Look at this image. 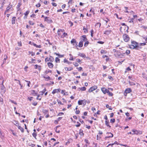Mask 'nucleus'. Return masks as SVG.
Masks as SVG:
<instances>
[{
  "label": "nucleus",
  "instance_id": "nucleus-42",
  "mask_svg": "<svg viewBox=\"0 0 147 147\" xmlns=\"http://www.w3.org/2000/svg\"><path fill=\"white\" fill-rule=\"evenodd\" d=\"M130 48L131 49H135V45H130Z\"/></svg>",
  "mask_w": 147,
  "mask_h": 147
},
{
  "label": "nucleus",
  "instance_id": "nucleus-51",
  "mask_svg": "<svg viewBox=\"0 0 147 147\" xmlns=\"http://www.w3.org/2000/svg\"><path fill=\"white\" fill-rule=\"evenodd\" d=\"M77 123L78 124L77 125H76V126L77 127H79L80 125V123H79L78 122H77Z\"/></svg>",
  "mask_w": 147,
  "mask_h": 147
},
{
  "label": "nucleus",
  "instance_id": "nucleus-11",
  "mask_svg": "<svg viewBox=\"0 0 147 147\" xmlns=\"http://www.w3.org/2000/svg\"><path fill=\"white\" fill-rule=\"evenodd\" d=\"M78 56L82 57L84 58H85L86 57V56L85 54L80 53H79L78 54Z\"/></svg>",
  "mask_w": 147,
  "mask_h": 147
},
{
  "label": "nucleus",
  "instance_id": "nucleus-36",
  "mask_svg": "<svg viewBox=\"0 0 147 147\" xmlns=\"http://www.w3.org/2000/svg\"><path fill=\"white\" fill-rule=\"evenodd\" d=\"M29 12L30 11L29 10H27L26 11V12L25 13H24V14L25 15V16H27Z\"/></svg>",
  "mask_w": 147,
  "mask_h": 147
},
{
  "label": "nucleus",
  "instance_id": "nucleus-59",
  "mask_svg": "<svg viewBox=\"0 0 147 147\" xmlns=\"http://www.w3.org/2000/svg\"><path fill=\"white\" fill-rule=\"evenodd\" d=\"M126 70L127 71H130L131 70V69L129 67H128L126 69Z\"/></svg>",
  "mask_w": 147,
  "mask_h": 147
},
{
  "label": "nucleus",
  "instance_id": "nucleus-34",
  "mask_svg": "<svg viewBox=\"0 0 147 147\" xmlns=\"http://www.w3.org/2000/svg\"><path fill=\"white\" fill-rule=\"evenodd\" d=\"M52 71L49 69L45 71V73L46 74H47L49 72L51 73Z\"/></svg>",
  "mask_w": 147,
  "mask_h": 147
},
{
  "label": "nucleus",
  "instance_id": "nucleus-49",
  "mask_svg": "<svg viewBox=\"0 0 147 147\" xmlns=\"http://www.w3.org/2000/svg\"><path fill=\"white\" fill-rule=\"evenodd\" d=\"M25 81L28 83L27 86L28 87H30V82L29 81H27V80H25Z\"/></svg>",
  "mask_w": 147,
  "mask_h": 147
},
{
  "label": "nucleus",
  "instance_id": "nucleus-19",
  "mask_svg": "<svg viewBox=\"0 0 147 147\" xmlns=\"http://www.w3.org/2000/svg\"><path fill=\"white\" fill-rule=\"evenodd\" d=\"M65 69L66 71H71L73 69V68L71 67L70 68L67 67H65Z\"/></svg>",
  "mask_w": 147,
  "mask_h": 147
},
{
  "label": "nucleus",
  "instance_id": "nucleus-16",
  "mask_svg": "<svg viewBox=\"0 0 147 147\" xmlns=\"http://www.w3.org/2000/svg\"><path fill=\"white\" fill-rule=\"evenodd\" d=\"M132 131V132L134 133V134H132V135L134 134H138L139 132L138 131V130H137L135 129H133Z\"/></svg>",
  "mask_w": 147,
  "mask_h": 147
},
{
  "label": "nucleus",
  "instance_id": "nucleus-41",
  "mask_svg": "<svg viewBox=\"0 0 147 147\" xmlns=\"http://www.w3.org/2000/svg\"><path fill=\"white\" fill-rule=\"evenodd\" d=\"M107 93H108V94L109 96H113V94L112 92H110L109 90V92H107Z\"/></svg>",
  "mask_w": 147,
  "mask_h": 147
},
{
  "label": "nucleus",
  "instance_id": "nucleus-21",
  "mask_svg": "<svg viewBox=\"0 0 147 147\" xmlns=\"http://www.w3.org/2000/svg\"><path fill=\"white\" fill-rule=\"evenodd\" d=\"M18 129H20L21 131V132L22 133H23L24 132V129L23 128L21 127L20 126H18Z\"/></svg>",
  "mask_w": 147,
  "mask_h": 147
},
{
  "label": "nucleus",
  "instance_id": "nucleus-60",
  "mask_svg": "<svg viewBox=\"0 0 147 147\" xmlns=\"http://www.w3.org/2000/svg\"><path fill=\"white\" fill-rule=\"evenodd\" d=\"M113 51L114 52H118V51L116 49H114L113 50Z\"/></svg>",
  "mask_w": 147,
  "mask_h": 147
},
{
  "label": "nucleus",
  "instance_id": "nucleus-12",
  "mask_svg": "<svg viewBox=\"0 0 147 147\" xmlns=\"http://www.w3.org/2000/svg\"><path fill=\"white\" fill-rule=\"evenodd\" d=\"M111 32V31L110 30H107L105 31L104 34L107 35H108L109 34H110Z\"/></svg>",
  "mask_w": 147,
  "mask_h": 147
},
{
  "label": "nucleus",
  "instance_id": "nucleus-50",
  "mask_svg": "<svg viewBox=\"0 0 147 147\" xmlns=\"http://www.w3.org/2000/svg\"><path fill=\"white\" fill-rule=\"evenodd\" d=\"M63 115H64V113H63L60 112L58 114L57 116H61Z\"/></svg>",
  "mask_w": 147,
  "mask_h": 147
},
{
  "label": "nucleus",
  "instance_id": "nucleus-20",
  "mask_svg": "<svg viewBox=\"0 0 147 147\" xmlns=\"http://www.w3.org/2000/svg\"><path fill=\"white\" fill-rule=\"evenodd\" d=\"M43 77L46 79V81H48V80H51L52 78H51L49 76H48V77L43 76Z\"/></svg>",
  "mask_w": 147,
  "mask_h": 147
},
{
  "label": "nucleus",
  "instance_id": "nucleus-6",
  "mask_svg": "<svg viewBox=\"0 0 147 147\" xmlns=\"http://www.w3.org/2000/svg\"><path fill=\"white\" fill-rule=\"evenodd\" d=\"M71 44H73L74 46L77 47L78 46V42L76 41V40L74 39H72L71 41Z\"/></svg>",
  "mask_w": 147,
  "mask_h": 147
},
{
  "label": "nucleus",
  "instance_id": "nucleus-45",
  "mask_svg": "<svg viewBox=\"0 0 147 147\" xmlns=\"http://www.w3.org/2000/svg\"><path fill=\"white\" fill-rule=\"evenodd\" d=\"M29 146H31L32 147H34L35 146V145L34 144L30 143H29Z\"/></svg>",
  "mask_w": 147,
  "mask_h": 147
},
{
  "label": "nucleus",
  "instance_id": "nucleus-62",
  "mask_svg": "<svg viewBox=\"0 0 147 147\" xmlns=\"http://www.w3.org/2000/svg\"><path fill=\"white\" fill-rule=\"evenodd\" d=\"M108 78H109L110 80H113V79L112 78V77L111 76H108Z\"/></svg>",
  "mask_w": 147,
  "mask_h": 147
},
{
  "label": "nucleus",
  "instance_id": "nucleus-44",
  "mask_svg": "<svg viewBox=\"0 0 147 147\" xmlns=\"http://www.w3.org/2000/svg\"><path fill=\"white\" fill-rule=\"evenodd\" d=\"M32 134L33 137L36 139V137L37 136V134L35 133L34 132Z\"/></svg>",
  "mask_w": 147,
  "mask_h": 147
},
{
  "label": "nucleus",
  "instance_id": "nucleus-55",
  "mask_svg": "<svg viewBox=\"0 0 147 147\" xmlns=\"http://www.w3.org/2000/svg\"><path fill=\"white\" fill-rule=\"evenodd\" d=\"M52 5L54 7H56L57 6V4L56 3H52Z\"/></svg>",
  "mask_w": 147,
  "mask_h": 147
},
{
  "label": "nucleus",
  "instance_id": "nucleus-3",
  "mask_svg": "<svg viewBox=\"0 0 147 147\" xmlns=\"http://www.w3.org/2000/svg\"><path fill=\"white\" fill-rule=\"evenodd\" d=\"M131 91L132 90L130 88H127L125 90L124 94L125 96H127V94L130 93Z\"/></svg>",
  "mask_w": 147,
  "mask_h": 147
},
{
  "label": "nucleus",
  "instance_id": "nucleus-26",
  "mask_svg": "<svg viewBox=\"0 0 147 147\" xmlns=\"http://www.w3.org/2000/svg\"><path fill=\"white\" fill-rule=\"evenodd\" d=\"M67 35V34L65 32H64L63 34L61 36V37L62 38H64Z\"/></svg>",
  "mask_w": 147,
  "mask_h": 147
},
{
  "label": "nucleus",
  "instance_id": "nucleus-8",
  "mask_svg": "<svg viewBox=\"0 0 147 147\" xmlns=\"http://www.w3.org/2000/svg\"><path fill=\"white\" fill-rule=\"evenodd\" d=\"M101 90L104 94L107 93L108 92H109V90L104 88H101Z\"/></svg>",
  "mask_w": 147,
  "mask_h": 147
},
{
  "label": "nucleus",
  "instance_id": "nucleus-2",
  "mask_svg": "<svg viewBox=\"0 0 147 147\" xmlns=\"http://www.w3.org/2000/svg\"><path fill=\"white\" fill-rule=\"evenodd\" d=\"M3 83V81L1 85V92L2 93L4 94L5 92L6 88L5 86H4Z\"/></svg>",
  "mask_w": 147,
  "mask_h": 147
},
{
  "label": "nucleus",
  "instance_id": "nucleus-39",
  "mask_svg": "<svg viewBox=\"0 0 147 147\" xmlns=\"http://www.w3.org/2000/svg\"><path fill=\"white\" fill-rule=\"evenodd\" d=\"M78 103L79 105H82V100H80L78 101Z\"/></svg>",
  "mask_w": 147,
  "mask_h": 147
},
{
  "label": "nucleus",
  "instance_id": "nucleus-35",
  "mask_svg": "<svg viewBox=\"0 0 147 147\" xmlns=\"http://www.w3.org/2000/svg\"><path fill=\"white\" fill-rule=\"evenodd\" d=\"M86 88L85 87H81L80 88V90L82 91H85L86 90Z\"/></svg>",
  "mask_w": 147,
  "mask_h": 147
},
{
  "label": "nucleus",
  "instance_id": "nucleus-61",
  "mask_svg": "<svg viewBox=\"0 0 147 147\" xmlns=\"http://www.w3.org/2000/svg\"><path fill=\"white\" fill-rule=\"evenodd\" d=\"M41 5H40V4L38 3L37 4H36V7H40Z\"/></svg>",
  "mask_w": 147,
  "mask_h": 147
},
{
  "label": "nucleus",
  "instance_id": "nucleus-56",
  "mask_svg": "<svg viewBox=\"0 0 147 147\" xmlns=\"http://www.w3.org/2000/svg\"><path fill=\"white\" fill-rule=\"evenodd\" d=\"M18 46H22V43L21 42H18Z\"/></svg>",
  "mask_w": 147,
  "mask_h": 147
},
{
  "label": "nucleus",
  "instance_id": "nucleus-38",
  "mask_svg": "<svg viewBox=\"0 0 147 147\" xmlns=\"http://www.w3.org/2000/svg\"><path fill=\"white\" fill-rule=\"evenodd\" d=\"M115 122V119H111L110 120V122L112 123H114Z\"/></svg>",
  "mask_w": 147,
  "mask_h": 147
},
{
  "label": "nucleus",
  "instance_id": "nucleus-47",
  "mask_svg": "<svg viewBox=\"0 0 147 147\" xmlns=\"http://www.w3.org/2000/svg\"><path fill=\"white\" fill-rule=\"evenodd\" d=\"M46 91V88H45L44 90H43L41 92L42 93V94L43 95V94L45 93V92Z\"/></svg>",
  "mask_w": 147,
  "mask_h": 147
},
{
  "label": "nucleus",
  "instance_id": "nucleus-5",
  "mask_svg": "<svg viewBox=\"0 0 147 147\" xmlns=\"http://www.w3.org/2000/svg\"><path fill=\"white\" fill-rule=\"evenodd\" d=\"M97 88V87L96 86H92L88 90V92H92L93 91L95 90Z\"/></svg>",
  "mask_w": 147,
  "mask_h": 147
},
{
  "label": "nucleus",
  "instance_id": "nucleus-23",
  "mask_svg": "<svg viewBox=\"0 0 147 147\" xmlns=\"http://www.w3.org/2000/svg\"><path fill=\"white\" fill-rule=\"evenodd\" d=\"M105 125L109 127H111V126L109 124V121L108 120H106L105 121Z\"/></svg>",
  "mask_w": 147,
  "mask_h": 147
},
{
  "label": "nucleus",
  "instance_id": "nucleus-53",
  "mask_svg": "<svg viewBox=\"0 0 147 147\" xmlns=\"http://www.w3.org/2000/svg\"><path fill=\"white\" fill-rule=\"evenodd\" d=\"M140 46H144L146 45L145 43H140L139 44Z\"/></svg>",
  "mask_w": 147,
  "mask_h": 147
},
{
  "label": "nucleus",
  "instance_id": "nucleus-57",
  "mask_svg": "<svg viewBox=\"0 0 147 147\" xmlns=\"http://www.w3.org/2000/svg\"><path fill=\"white\" fill-rule=\"evenodd\" d=\"M84 141L85 142H86L87 144H89V141L87 140L86 139H85L84 140Z\"/></svg>",
  "mask_w": 147,
  "mask_h": 147
},
{
  "label": "nucleus",
  "instance_id": "nucleus-32",
  "mask_svg": "<svg viewBox=\"0 0 147 147\" xmlns=\"http://www.w3.org/2000/svg\"><path fill=\"white\" fill-rule=\"evenodd\" d=\"M33 45L37 48H41V45H36V44H34Z\"/></svg>",
  "mask_w": 147,
  "mask_h": 147
},
{
  "label": "nucleus",
  "instance_id": "nucleus-1",
  "mask_svg": "<svg viewBox=\"0 0 147 147\" xmlns=\"http://www.w3.org/2000/svg\"><path fill=\"white\" fill-rule=\"evenodd\" d=\"M123 37L125 42H127L129 40L130 38L127 34H124L123 36Z\"/></svg>",
  "mask_w": 147,
  "mask_h": 147
},
{
  "label": "nucleus",
  "instance_id": "nucleus-63",
  "mask_svg": "<svg viewBox=\"0 0 147 147\" xmlns=\"http://www.w3.org/2000/svg\"><path fill=\"white\" fill-rule=\"evenodd\" d=\"M76 61L80 63L81 61V60L80 59H76Z\"/></svg>",
  "mask_w": 147,
  "mask_h": 147
},
{
  "label": "nucleus",
  "instance_id": "nucleus-9",
  "mask_svg": "<svg viewBox=\"0 0 147 147\" xmlns=\"http://www.w3.org/2000/svg\"><path fill=\"white\" fill-rule=\"evenodd\" d=\"M81 40H82L83 41H86L87 40V39L86 38L85 35H83L81 36Z\"/></svg>",
  "mask_w": 147,
  "mask_h": 147
},
{
  "label": "nucleus",
  "instance_id": "nucleus-43",
  "mask_svg": "<svg viewBox=\"0 0 147 147\" xmlns=\"http://www.w3.org/2000/svg\"><path fill=\"white\" fill-rule=\"evenodd\" d=\"M29 23L30 24L32 25L34 24V23L33 22H32V21L30 20L29 21Z\"/></svg>",
  "mask_w": 147,
  "mask_h": 147
},
{
  "label": "nucleus",
  "instance_id": "nucleus-13",
  "mask_svg": "<svg viewBox=\"0 0 147 147\" xmlns=\"http://www.w3.org/2000/svg\"><path fill=\"white\" fill-rule=\"evenodd\" d=\"M107 134H110L111 136H108L105 137V138L106 139L107 138H112L113 137V134H112L111 132H107Z\"/></svg>",
  "mask_w": 147,
  "mask_h": 147
},
{
  "label": "nucleus",
  "instance_id": "nucleus-64",
  "mask_svg": "<svg viewBox=\"0 0 147 147\" xmlns=\"http://www.w3.org/2000/svg\"><path fill=\"white\" fill-rule=\"evenodd\" d=\"M92 110L94 112V111H96V109L94 107H92Z\"/></svg>",
  "mask_w": 147,
  "mask_h": 147
},
{
  "label": "nucleus",
  "instance_id": "nucleus-29",
  "mask_svg": "<svg viewBox=\"0 0 147 147\" xmlns=\"http://www.w3.org/2000/svg\"><path fill=\"white\" fill-rule=\"evenodd\" d=\"M82 100V104H83L84 105H86V100L85 99H84Z\"/></svg>",
  "mask_w": 147,
  "mask_h": 147
},
{
  "label": "nucleus",
  "instance_id": "nucleus-37",
  "mask_svg": "<svg viewBox=\"0 0 147 147\" xmlns=\"http://www.w3.org/2000/svg\"><path fill=\"white\" fill-rule=\"evenodd\" d=\"M42 112L44 113L45 114L48 112V111L44 109L42 110Z\"/></svg>",
  "mask_w": 147,
  "mask_h": 147
},
{
  "label": "nucleus",
  "instance_id": "nucleus-54",
  "mask_svg": "<svg viewBox=\"0 0 147 147\" xmlns=\"http://www.w3.org/2000/svg\"><path fill=\"white\" fill-rule=\"evenodd\" d=\"M37 102H34L32 103V105H33L34 106H36L37 105Z\"/></svg>",
  "mask_w": 147,
  "mask_h": 147
},
{
  "label": "nucleus",
  "instance_id": "nucleus-18",
  "mask_svg": "<svg viewBox=\"0 0 147 147\" xmlns=\"http://www.w3.org/2000/svg\"><path fill=\"white\" fill-rule=\"evenodd\" d=\"M83 41L82 40H81L80 42H79V43L78 46L80 47H82L83 46Z\"/></svg>",
  "mask_w": 147,
  "mask_h": 147
},
{
  "label": "nucleus",
  "instance_id": "nucleus-22",
  "mask_svg": "<svg viewBox=\"0 0 147 147\" xmlns=\"http://www.w3.org/2000/svg\"><path fill=\"white\" fill-rule=\"evenodd\" d=\"M79 134L81 136H83L84 134L83 133V131L82 129H80Z\"/></svg>",
  "mask_w": 147,
  "mask_h": 147
},
{
  "label": "nucleus",
  "instance_id": "nucleus-14",
  "mask_svg": "<svg viewBox=\"0 0 147 147\" xmlns=\"http://www.w3.org/2000/svg\"><path fill=\"white\" fill-rule=\"evenodd\" d=\"M47 65L50 68H52L54 66L53 64L50 62L48 63H47Z\"/></svg>",
  "mask_w": 147,
  "mask_h": 147
},
{
  "label": "nucleus",
  "instance_id": "nucleus-33",
  "mask_svg": "<svg viewBox=\"0 0 147 147\" xmlns=\"http://www.w3.org/2000/svg\"><path fill=\"white\" fill-rule=\"evenodd\" d=\"M9 101L11 102L12 103L14 104L15 105H17V103L16 102H14L13 100H12L9 99Z\"/></svg>",
  "mask_w": 147,
  "mask_h": 147
},
{
  "label": "nucleus",
  "instance_id": "nucleus-15",
  "mask_svg": "<svg viewBox=\"0 0 147 147\" xmlns=\"http://www.w3.org/2000/svg\"><path fill=\"white\" fill-rule=\"evenodd\" d=\"M135 49L136 50H140L142 48V47L139 46V43L136 45H135Z\"/></svg>",
  "mask_w": 147,
  "mask_h": 147
},
{
  "label": "nucleus",
  "instance_id": "nucleus-27",
  "mask_svg": "<svg viewBox=\"0 0 147 147\" xmlns=\"http://www.w3.org/2000/svg\"><path fill=\"white\" fill-rule=\"evenodd\" d=\"M128 82H129V84L130 86H134V85H135V83L134 82H131L130 81H128Z\"/></svg>",
  "mask_w": 147,
  "mask_h": 147
},
{
  "label": "nucleus",
  "instance_id": "nucleus-25",
  "mask_svg": "<svg viewBox=\"0 0 147 147\" xmlns=\"http://www.w3.org/2000/svg\"><path fill=\"white\" fill-rule=\"evenodd\" d=\"M54 54H55L57 55L59 57H60V58L62 57L63 56V55H61L57 53H55Z\"/></svg>",
  "mask_w": 147,
  "mask_h": 147
},
{
  "label": "nucleus",
  "instance_id": "nucleus-46",
  "mask_svg": "<svg viewBox=\"0 0 147 147\" xmlns=\"http://www.w3.org/2000/svg\"><path fill=\"white\" fill-rule=\"evenodd\" d=\"M130 53V50H127L126 51V52H125V53L127 54V55L129 54Z\"/></svg>",
  "mask_w": 147,
  "mask_h": 147
},
{
  "label": "nucleus",
  "instance_id": "nucleus-28",
  "mask_svg": "<svg viewBox=\"0 0 147 147\" xmlns=\"http://www.w3.org/2000/svg\"><path fill=\"white\" fill-rule=\"evenodd\" d=\"M60 59L57 57L55 58V61L56 63H60Z\"/></svg>",
  "mask_w": 147,
  "mask_h": 147
},
{
  "label": "nucleus",
  "instance_id": "nucleus-7",
  "mask_svg": "<svg viewBox=\"0 0 147 147\" xmlns=\"http://www.w3.org/2000/svg\"><path fill=\"white\" fill-rule=\"evenodd\" d=\"M12 5H11L9 6L8 7L6 8V12H7V13H9V11L10 10H12Z\"/></svg>",
  "mask_w": 147,
  "mask_h": 147
},
{
  "label": "nucleus",
  "instance_id": "nucleus-30",
  "mask_svg": "<svg viewBox=\"0 0 147 147\" xmlns=\"http://www.w3.org/2000/svg\"><path fill=\"white\" fill-rule=\"evenodd\" d=\"M131 43L132 44V45H136L138 44V43L134 41H132Z\"/></svg>",
  "mask_w": 147,
  "mask_h": 147
},
{
  "label": "nucleus",
  "instance_id": "nucleus-52",
  "mask_svg": "<svg viewBox=\"0 0 147 147\" xmlns=\"http://www.w3.org/2000/svg\"><path fill=\"white\" fill-rule=\"evenodd\" d=\"M85 126H86V128L89 129H90L91 128V127L90 126L88 125H86Z\"/></svg>",
  "mask_w": 147,
  "mask_h": 147
},
{
  "label": "nucleus",
  "instance_id": "nucleus-10",
  "mask_svg": "<svg viewBox=\"0 0 147 147\" xmlns=\"http://www.w3.org/2000/svg\"><path fill=\"white\" fill-rule=\"evenodd\" d=\"M60 89H55L52 91V93L53 94H55L56 93H58L60 92Z\"/></svg>",
  "mask_w": 147,
  "mask_h": 147
},
{
  "label": "nucleus",
  "instance_id": "nucleus-40",
  "mask_svg": "<svg viewBox=\"0 0 147 147\" xmlns=\"http://www.w3.org/2000/svg\"><path fill=\"white\" fill-rule=\"evenodd\" d=\"M73 64L75 67H77L79 65L78 63L76 62L73 63Z\"/></svg>",
  "mask_w": 147,
  "mask_h": 147
},
{
  "label": "nucleus",
  "instance_id": "nucleus-17",
  "mask_svg": "<svg viewBox=\"0 0 147 147\" xmlns=\"http://www.w3.org/2000/svg\"><path fill=\"white\" fill-rule=\"evenodd\" d=\"M16 19V17H13L12 18L11 20V23L12 24H15Z\"/></svg>",
  "mask_w": 147,
  "mask_h": 147
},
{
  "label": "nucleus",
  "instance_id": "nucleus-4",
  "mask_svg": "<svg viewBox=\"0 0 147 147\" xmlns=\"http://www.w3.org/2000/svg\"><path fill=\"white\" fill-rule=\"evenodd\" d=\"M45 21L46 22L50 24L53 22V21L49 17H46L45 18Z\"/></svg>",
  "mask_w": 147,
  "mask_h": 147
},
{
  "label": "nucleus",
  "instance_id": "nucleus-48",
  "mask_svg": "<svg viewBox=\"0 0 147 147\" xmlns=\"http://www.w3.org/2000/svg\"><path fill=\"white\" fill-rule=\"evenodd\" d=\"M3 98H2V97L1 96H0V102H2V104L3 103Z\"/></svg>",
  "mask_w": 147,
  "mask_h": 147
},
{
  "label": "nucleus",
  "instance_id": "nucleus-24",
  "mask_svg": "<svg viewBox=\"0 0 147 147\" xmlns=\"http://www.w3.org/2000/svg\"><path fill=\"white\" fill-rule=\"evenodd\" d=\"M49 59L50 61L51 62L53 61L54 60V58L51 56H50Z\"/></svg>",
  "mask_w": 147,
  "mask_h": 147
},
{
  "label": "nucleus",
  "instance_id": "nucleus-31",
  "mask_svg": "<svg viewBox=\"0 0 147 147\" xmlns=\"http://www.w3.org/2000/svg\"><path fill=\"white\" fill-rule=\"evenodd\" d=\"M86 41V42L84 44V46L85 47H87L89 43V42L87 40Z\"/></svg>",
  "mask_w": 147,
  "mask_h": 147
},
{
  "label": "nucleus",
  "instance_id": "nucleus-58",
  "mask_svg": "<svg viewBox=\"0 0 147 147\" xmlns=\"http://www.w3.org/2000/svg\"><path fill=\"white\" fill-rule=\"evenodd\" d=\"M77 68L78 69L79 71H81L82 69V67H80L79 68L77 67Z\"/></svg>",
  "mask_w": 147,
  "mask_h": 147
}]
</instances>
